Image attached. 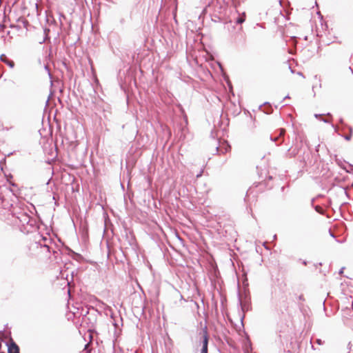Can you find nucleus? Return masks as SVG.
I'll return each instance as SVG.
<instances>
[{"instance_id":"nucleus-45","label":"nucleus","mask_w":353,"mask_h":353,"mask_svg":"<svg viewBox=\"0 0 353 353\" xmlns=\"http://www.w3.org/2000/svg\"><path fill=\"white\" fill-rule=\"evenodd\" d=\"M298 74H299V75H301V76H302V77H304V76H303V73H302V72H298Z\"/></svg>"},{"instance_id":"nucleus-31","label":"nucleus","mask_w":353,"mask_h":353,"mask_svg":"<svg viewBox=\"0 0 353 353\" xmlns=\"http://www.w3.org/2000/svg\"><path fill=\"white\" fill-rule=\"evenodd\" d=\"M88 347V344H86L85 345V348H84V351L85 352V353H90V350Z\"/></svg>"},{"instance_id":"nucleus-12","label":"nucleus","mask_w":353,"mask_h":353,"mask_svg":"<svg viewBox=\"0 0 353 353\" xmlns=\"http://www.w3.org/2000/svg\"><path fill=\"white\" fill-rule=\"evenodd\" d=\"M0 60L1 61L6 63L8 66H9L10 68H13L14 67V63L13 61L9 59L6 54H2L0 56Z\"/></svg>"},{"instance_id":"nucleus-47","label":"nucleus","mask_w":353,"mask_h":353,"mask_svg":"<svg viewBox=\"0 0 353 353\" xmlns=\"http://www.w3.org/2000/svg\"><path fill=\"white\" fill-rule=\"evenodd\" d=\"M216 152H219V146H216Z\"/></svg>"},{"instance_id":"nucleus-22","label":"nucleus","mask_w":353,"mask_h":353,"mask_svg":"<svg viewBox=\"0 0 353 353\" xmlns=\"http://www.w3.org/2000/svg\"><path fill=\"white\" fill-rule=\"evenodd\" d=\"M316 343H317L319 345H323L324 343V341H322L321 339H317L316 340Z\"/></svg>"},{"instance_id":"nucleus-49","label":"nucleus","mask_w":353,"mask_h":353,"mask_svg":"<svg viewBox=\"0 0 353 353\" xmlns=\"http://www.w3.org/2000/svg\"><path fill=\"white\" fill-rule=\"evenodd\" d=\"M174 19L175 22H177V21H176V17H175V16H174Z\"/></svg>"},{"instance_id":"nucleus-41","label":"nucleus","mask_w":353,"mask_h":353,"mask_svg":"<svg viewBox=\"0 0 353 353\" xmlns=\"http://www.w3.org/2000/svg\"><path fill=\"white\" fill-rule=\"evenodd\" d=\"M328 204H329L330 205H332V200H331L330 199H329V201H328Z\"/></svg>"},{"instance_id":"nucleus-39","label":"nucleus","mask_w":353,"mask_h":353,"mask_svg":"<svg viewBox=\"0 0 353 353\" xmlns=\"http://www.w3.org/2000/svg\"><path fill=\"white\" fill-rule=\"evenodd\" d=\"M260 23H256V26H259L260 28H261L262 29H264L265 28L263 26H259Z\"/></svg>"},{"instance_id":"nucleus-38","label":"nucleus","mask_w":353,"mask_h":353,"mask_svg":"<svg viewBox=\"0 0 353 353\" xmlns=\"http://www.w3.org/2000/svg\"><path fill=\"white\" fill-rule=\"evenodd\" d=\"M113 325H114V326L116 328H117V327H119V324H118L117 322H114V323H113Z\"/></svg>"},{"instance_id":"nucleus-48","label":"nucleus","mask_w":353,"mask_h":353,"mask_svg":"<svg viewBox=\"0 0 353 353\" xmlns=\"http://www.w3.org/2000/svg\"><path fill=\"white\" fill-rule=\"evenodd\" d=\"M57 253H58V252H57V251H54V250L53 251V254H54V255H55L56 254H57Z\"/></svg>"},{"instance_id":"nucleus-1","label":"nucleus","mask_w":353,"mask_h":353,"mask_svg":"<svg viewBox=\"0 0 353 353\" xmlns=\"http://www.w3.org/2000/svg\"><path fill=\"white\" fill-rule=\"evenodd\" d=\"M14 214H16V218L19 221V228L23 233L28 234L39 229V221L37 219L30 216L26 212L20 210Z\"/></svg>"},{"instance_id":"nucleus-3","label":"nucleus","mask_w":353,"mask_h":353,"mask_svg":"<svg viewBox=\"0 0 353 353\" xmlns=\"http://www.w3.org/2000/svg\"><path fill=\"white\" fill-rule=\"evenodd\" d=\"M200 334H202L201 340V343L202 345L201 353H208L209 336L207 327H205L202 330V332H201Z\"/></svg>"},{"instance_id":"nucleus-24","label":"nucleus","mask_w":353,"mask_h":353,"mask_svg":"<svg viewBox=\"0 0 353 353\" xmlns=\"http://www.w3.org/2000/svg\"><path fill=\"white\" fill-rule=\"evenodd\" d=\"M339 122H340V123L343 125V128L344 127L347 128V126H348V125L344 123L343 119L342 118H341V119H339Z\"/></svg>"},{"instance_id":"nucleus-18","label":"nucleus","mask_w":353,"mask_h":353,"mask_svg":"<svg viewBox=\"0 0 353 353\" xmlns=\"http://www.w3.org/2000/svg\"><path fill=\"white\" fill-rule=\"evenodd\" d=\"M238 300H239V304L241 306L242 310L244 312L245 307V304L243 303L240 292H238Z\"/></svg>"},{"instance_id":"nucleus-42","label":"nucleus","mask_w":353,"mask_h":353,"mask_svg":"<svg viewBox=\"0 0 353 353\" xmlns=\"http://www.w3.org/2000/svg\"><path fill=\"white\" fill-rule=\"evenodd\" d=\"M302 263H303V265H307V261H302Z\"/></svg>"},{"instance_id":"nucleus-40","label":"nucleus","mask_w":353,"mask_h":353,"mask_svg":"<svg viewBox=\"0 0 353 353\" xmlns=\"http://www.w3.org/2000/svg\"><path fill=\"white\" fill-rule=\"evenodd\" d=\"M43 240L44 241H48V240L51 241L50 239H47V238H46V237H43Z\"/></svg>"},{"instance_id":"nucleus-21","label":"nucleus","mask_w":353,"mask_h":353,"mask_svg":"<svg viewBox=\"0 0 353 353\" xmlns=\"http://www.w3.org/2000/svg\"><path fill=\"white\" fill-rule=\"evenodd\" d=\"M43 248H45L46 249V251L48 252H50V246L46 243H45L43 245Z\"/></svg>"},{"instance_id":"nucleus-33","label":"nucleus","mask_w":353,"mask_h":353,"mask_svg":"<svg viewBox=\"0 0 353 353\" xmlns=\"http://www.w3.org/2000/svg\"><path fill=\"white\" fill-rule=\"evenodd\" d=\"M29 25H30V23H22L23 27L25 28L26 30H28V26Z\"/></svg>"},{"instance_id":"nucleus-28","label":"nucleus","mask_w":353,"mask_h":353,"mask_svg":"<svg viewBox=\"0 0 353 353\" xmlns=\"http://www.w3.org/2000/svg\"><path fill=\"white\" fill-rule=\"evenodd\" d=\"M331 126H332V128L334 130V131H335L336 132H338V130H339V128H338L336 125H334L333 123H332V124H331Z\"/></svg>"},{"instance_id":"nucleus-5","label":"nucleus","mask_w":353,"mask_h":353,"mask_svg":"<svg viewBox=\"0 0 353 353\" xmlns=\"http://www.w3.org/2000/svg\"><path fill=\"white\" fill-rule=\"evenodd\" d=\"M307 150H304L302 154L299 156V159L301 163H303V166H306L307 164L313 165L311 159V152L310 151L309 146L307 145Z\"/></svg>"},{"instance_id":"nucleus-35","label":"nucleus","mask_w":353,"mask_h":353,"mask_svg":"<svg viewBox=\"0 0 353 353\" xmlns=\"http://www.w3.org/2000/svg\"><path fill=\"white\" fill-rule=\"evenodd\" d=\"M317 14L319 17L320 20H323V16L320 12H317Z\"/></svg>"},{"instance_id":"nucleus-17","label":"nucleus","mask_w":353,"mask_h":353,"mask_svg":"<svg viewBox=\"0 0 353 353\" xmlns=\"http://www.w3.org/2000/svg\"><path fill=\"white\" fill-rule=\"evenodd\" d=\"M347 128L349 129L350 130V134H347V135H344L343 136L344 137V139L347 141H350L352 138V127L350 126H347Z\"/></svg>"},{"instance_id":"nucleus-46","label":"nucleus","mask_w":353,"mask_h":353,"mask_svg":"<svg viewBox=\"0 0 353 353\" xmlns=\"http://www.w3.org/2000/svg\"><path fill=\"white\" fill-rule=\"evenodd\" d=\"M288 98H290V97H289V95H287L286 97H285L283 98V101H284L285 99H288Z\"/></svg>"},{"instance_id":"nucleus-7","label":"nucleus","mask_w":353,"mask_h":353,"mask_svg":"<svg viewBox=\"0 0 353 353\" xmlns=\"http://www.w3.org/2000/svg\"><path fill=\"white\" fill-rule=\"evenodd\" d=\"M294 140L293 141L292 146H293V148H298V151H300V150L303 147V143H306V141L305 140V137L303 136L296 134L295 131H294Z\"/></svg>"},{"instance_id":"nucleus-10","label":"nucleus","mask_w":353,"mask_h":353,"mask_svg":"<svg viewBox=\"0 0 353 353\" xmlns=\"http://www.w3.org/2000/svg\"><path fill=\"white\" fill-rule=\"evenodd\" d=\"M228 25L227 29L231 34H234L240 31L242 29V23H226Z\"/></svg>"},{"instance_id":"nucleus-52","label":"nucleus","mask_w":353,"mask_h":353,"mask_svg":"<svg viewBox=\"0 0 353 353\" xmlns=\"http://www.w3.org/2000/svg\"><path fill=\"white\" fill-rule=\"evenodd\" d=\"M0 353H5V352H0Z\"/></svg>"},{"instance_id":"nucleus-11","label":"nucleus","mask_w":353,"mask_h":353,"mask_svg":"<svg viewBox=\"0 0 353 353\" xmlns=\"http://www.w3.org/2000/svg\"><path fill=\"white\" fill-rule=\"evenodd\" d=\"M299 151H298V148H293V146H291L286 152L285 153V157L287 158H294L298 154Z\"/></svg>"},{"instance_id":"nucleus-37","label":"nucleus","mask_w":353,"mask_h":353,"mask_svg":"<svg viewBox=\"0 0 353 353\" xmlns=\"http://www.w3.org/2000/svg\"><path fill=\"white\" fill-rule=\"evenodd\" d=\"M202 173H203V170H201L199 173H198V174H196V177H200L201 175H202Z\"/></svg>"},{"instance_id":"nucleus-51","label":"nucleus","mask_w":353,"mask_h":353,"mask_svg":"<svg viewBox=\"0 0 353 353\" xmlns=\"http://www.w3.org/2000/svg\"><path fill=\"white\" fill-rule=\"evenodd\" d=\"M312 349L315 350V347H314L313 345H312Z\"/></svg>"},{"instance_id":"nucleus-36","label":"nucleus","mask_w":353,"mask_h":353,"mask_svg":"<svg viewBox=\"0 0 353 353\" xmlns=\"http://www.w3.org/2000/svg\"><path fill=\"white\" fill-rule=\"evenodd\" d=\"M344 269H345V268H344V267H343L342 268H341V270H339V274H343V270H344Z\"/></svg>"},{"instance_id":"nucleus-29","label":"nucleus","mask_w":353,"mask_h":353,"mask_svg":"<svg viewBox=\"0 0 353 353\" xmlns=\"http://www.w3.org/2000/svg\"><path fill=\"white\" fill-rule=\"evenodd\" d=\"M243 285H244L245 287L248 286V279H247V277H245V279H244V280H243Z\"/></svg>"},{"instance_id":"nucleus-6","label":"nucleus","mask_w":353,"mask_h":353,"mask_svg":"<svg viewBox=\"0 0 353 353\" xmlns=\"http://www.w3.org/2000/svg\"><path fill=\"white\" fill-rule=\"evenodd\" d=\"M315 34L318 37H322L328 30V23H314ZM330 34V32H328Z\"/></svg>"},{"instance_id":"nucleus-15","label":"nucleus","mask_w":353,"mask_h":353,"mask_svg":"<svg viewBox=\"0 0 353 353\" xmlns=\"http://www.w3.org/2000/svg\"><path fill=\"white\" fill-rule=\"evenodd\" d=\"M314 201H315L314 198H313L311 200V205H312V206L314 208V209L315 210V211L316 212H318L320 214H324L325 211H324V210L323 209L322 207H321L320 205H314Z\"/></svg>"},{"instance_id":"nucleus-14","label":"nucleus","mask_w":353,"mask_h":353,"mask_svg":"<svg viewBox=\"0 0 353 353\" xmlns=\"http://www.w3.org/2000/svg\"><path fill=\"white\" fill-rule=\"evenodd\" d=\"M43 31L44 37L41 41H39V43L40 44H42L43 43L46 42L48 40H50V37H49L50 29L46 27H43Z\"/></svg>"},{"instance_id":"nucleus-20","label":"nucleus","mask_w":353,"mask_h":353,"mask_svg":"<svg viewBox=\"0 0 353 353\" xmlns=\"http://www.w3.org/2000/svg\"><path fill=\"white\" fill-rule=\"evenodd\" d=\"M230 149V146L227 143V147L224 149L221 150V152L224 154L228 152V150Z\"/></svg>"},{"instance_id":"nucleus-44","label":"nucleus","mask_w":353,"mask_h":353,"mask_svg":"<svg viewBox=\"0 0 353 353\" xmlns=\"http://www.w3.org/2000/svg\"><path fill=\"white\" fill-rule=\"evenodd\" d=\"M311 28H312V31L314 32V26H313L312 23H311Z\"/></svg>"},{"instance_id":"nucleus-9","label":"nucleus","mask_w":353,"mask_h":353,"mask_svg":"<svg viewBox=\"0 0 353 353\" xmlns=\"http://www.w3.org/2000/svg\"><path fill=\"white\" fill-rule=\"evenodd\" d=\"M8 353H20V349L19 345L13 341L10 343H7Z\"/></svg>"},{"instance_id":"nucleus-8","label":"nucleus","mask_w":353,"mask_h":353,"mask_svg":"<svg viewBox=\"0 0 353 353\" xmlns=\"http://www.w3.org/2000/svg\"><path fill=\"white\" fill-rule=\"evenodd\" d=\"M8 23H0V32H6V35H10V31L9 30H7L8 28H16L17 30H19L22 28V26L20 24H15V23H9L10 26H7Z\"/></svg>"},{"instance_id":"nucleus-4","label":"nucleus","mask_w":353,"mask_h":353,"mask_svg":"<svg viewBox=\"0 0 353 353\" xmlns=\"http://www.w3.org/2000/svg\"><path fill=\"white\" fill-rule=\"evenodd\" d=\"M285 134L284 128H280L274 132V135H270V139L272 141L276 143V145H280L283 141V137Z\"/></svg>"},{"instance_id":"nucleus-27","label":"nucleus","mask_w":353,"mask_h":353,"mask_svg":"<svg viewBox=\"0 0 353 353\" xmlns=\"http://www.w3.org/2000/svg\"><path fill=\"white\" fill-rule=\"evenodd\" d=\"M319 148H320V144H318V145L316 146V148H315V152H316V153H318V152H319ZM319 156V154H316V158H317Z\"/></svg>"},{"instance_id":"nucleus-34","label":"nucleus","mask_w":353,"mask_h":353,"mask_svg":"<svg viewBox=\"0 0 353 353\" xmlns=\"http://www.w3.org/2000/svg\"><path fill=\"white\" fill-rule=\"evenodd\" d=\"M321 121L325 123H329L330 122V120L327 119H322Z\"/></svg>"},{"instance_id":"nucleus-13","label":"nucleus","mask_w":353,"mask_h":353,"mask_svg":"<svg viewBox=\"0 0 353 353\" xmlns=\"http://www.w3.org/2000/svg\"><path fill=\"white\" fill-rule=\"evenodd\" d=\"M125 236L130 245H133L135 243L136 240L132 232L125 230Z\"/></svg>"},{"instance_id":"nucleus-23","label":"nucleus","mask_w":353,"mask_h":353,"mask_svg":"<svg viewBox=\"0 0 353 353\" xmlns=\"http://www.w3.org/2000/svg\"><path fill=\"white\" fill-rule=\"evenodd\" d=\"M88 314V310H84L83 309L81 312V315L85 316Z\"/></svg>"},{"instance_id":"nucleus-2","label":"nucleus","mask_w":353,"mask_h":353,"mask_svg":"<svg viewBox=\"0 0 353 353\" xmlns=\"http://www.w3.org/2000/svg\"><path fill=\"white\" fill-rule=\"evenodd\" d=\"M267 14L274 17L273 22H282L283 21H288L290 19L288 13L284 14L281 10L276 9L269 10Z\"/></svg>"},{"instance_id":"nucleus-50","label":"nucleus","mask_w":353,"mask_h":353,"mask_svg":"<svg viewBox=\"0 0 353 353\" xmlns=\"http://www.w3.org/2000/svg\"><path fill=\"white\" fill-rule=\"evenodd\" d=\"M45 68H46V70H48V72H50V70H49V69L48 68V67H47V66H46Z\"/></svg>"},{"instance_id":"nucleus-30","label":"nucleus","mask_w":353,"mask_h":353,"mask_svg":"<svg viewBox=\"0 0 353 353\" xmlns=\"http://www.w3.org/2000/svg\"><path fill=\"white\" fill-rule=\"evenodd\" d=\"M298 299H299V301H305V298H304V296H303V294L299 295V296H298Z\"/></svg>"},{"instance_id":"nucleus-19","label":"nucleus","mask_w":353,"mask_h":353,"mask_svg":"<svg viewBox=\"0 0 353 353\" xmlns=\"http://www.w3.org/2000/svg\"><path fill=\"white\" fill-rule=\"evenodd\" d=\"M90 28H91L92 31H94L97 28H98V24L99 23H90Z\"/></svg>"},{"instance_id":"nucleus-32","label":"nucleus","mask_w":353,"mask_h":353,"mask_svg":"<svg viewBox=\"0 0 353 353\" xmlns=\"http://www.w3.org/2000/svg\"><path fill=\"white\" fill-rule=\"evenodd\" d=\"M324 114H314V117L316 118V119H319L320 117H321L322 116H323Z\"/></svg>"},{"instance_id":"nucleus-25","label":"nucleus","mask_w":353,"mask_h":353,"mask_svg":"<svg viewBox=\"0 0 353 353\" xmlns=\"http://www.w3.org/2000/svg\"><path fill=\"white\" fill-rule=\"evenodd\" d=\"M340 193H341V194H345L346 196H347V190H346L345 188H341V189H340Z\"/></svg>"},{"instance_id":"nucleus-26","label":"nucleus","mask_w":353,"mask_h":353,"mask_svg":"<svg viewBox=\"0 0 353 353\" xmlns=\"http://www.w3.org/2000/svg\"><path fill=\"white\" fill-rule=\"evenodd\" d=\"M244 21H245V19H244V18H243V17H238V18L236 19V22H238V23H240V22H244Z\"/></svg>"},{"instance_id":"nucleus-43","label":"nucleus","mask_w":353,"mask_h":353,"mask_svg":"<svg viewBox=\"0 0 353 353\" xmlns=\"http://www.w3.org/2000/svg\"><path fill=\"white\" fill-rule=\"evenodd\" d=\"M326 115L330 117H332V115L330 112H328Z\"/></svg>"},{"instance_id":"nucleus-16","label":"nucleus","mask_w":353,"mask_h":353,"mask_svg":"<svg viewBox=\"0 0 353 353\" xmlns=\"http://www.w3.org/2000/svg\"><path fill=\"white\" fill-rule=\"evenodd\" d=\"M263 105H264L265 107V110H263V112L265 114H269L272 112V111H273L272 108L269 102H265Z\"/></svg>"}]
</instances>
